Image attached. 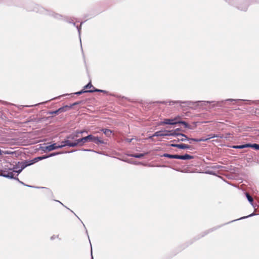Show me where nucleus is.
<instances>
[{"label":"nucleus","instance_id":"obj_26","mask_svg":"<svg viewBox=\"0 0 259 259\" xmlns=\"http://www.w3.org/2000/svg\"><path fill=\"white\" fill-rule=\"evenodd\" d=\"M180 124H183L185 126V127H189V124L186 122H185L184 121H181L180 122Z\"/></svg>","mask_w":259,"mask_h":259},{"label":"nucleus","instance_id":"obj_42","mask_svg":"<svg viewBox=\"0 0 259 259\" xmlns=\"http://www.w3.org/2000/svg\"><path fill=\"white\" fill-rule=\"evenodd\" d=\"M25 185L27 186V187H31L30 186H29V185Z\"/></svg>","mask_w":259,"mask_h":259},{"label":"nucleus","instance_id":"obj_4","mask_svg":"<svg viewBox=\"0 0 259 259\" xmlns=\"http://www.w3.org/2000/svg\"><path fill=\"white\" fill-rule=\"evenodd\" d=\"M170 146L174 147H177L179 149H190L192 150V147L189 145L185 144H170Z\"/></svg>","mask_w":259,"mask_h":259},{"label":"nucleus","instance_id":"obj_28","mask_svg":"<svg viewBox=\"0 0 259 259\" xmlns=\"http://www.w3.org/2000/svg\"><path fill=\"white\" fill-rule=\"evenodd\" d=\"M253 215H254L253 213H252L251 214L248 215V216L241 217V218L237 219V220H235V221H237V220H241V219H245V218H248V217H251V216H252Z\"/></svg>","mask_w":259,"mask_h":259},{"label":"nucleus","instance_id":"obj_38","mask_svg":"<svg viewBox=\"0 0 259 259\" xmlns=\"http://www.w3.org/2000/svg\"><path fill=\"white\" fill-rule=\"evenodd\" d=\"M55 238V236H53L52 237H51V239H53Z\"/></svg>","mask_w":259,"mask_h":259},{"label":"nucleus","instance_id":"obj_29","mask_svg":"<svg viewBox=\"0 0 259 259\" xmlns=\"http://www.w3.org/2000/svg\"><path fill=\"white\" fill-rule=\"evenodd\" d=\"M240 101V100H239V99L235 100V99H229L226 100L225 101H234V102H237V101Z\"/></svg>","mask_w":259,"mask_h":259},{"label":"nucleus","instance_id":"obj_16","mask_svg":"<svg viewBox=\"0 0 259 259\" xmlns=\"http://www.w3.org/2000/svg\"><path fill=\"white\" fill-rule=\"evenodd\" d=\"M103 132L104 134L106 135L107 137H110L112 134V132L110 130L107 129V128H104L101 130Z\"/></svg>","mask_w":259,"mask_h":259},{"label":"nucleus","instance_id":"obj_30","mask_svg":"<svg viewBox=\"0 0 259 259\" xmlns=\"http://www.w3.org/2000/svg\"><path fill=\"white\" fill-rule=\"evenodd\" d=\"M20 168H19L17 165L16 166V167H14V170H13V172H16V170H19V169Z\"/></svg>","mask_w":259,"mask_h":259},{"label":"nucleus","instance_id":"obj_19","mask_svg":"<svg viewBox=\"0 0 259 259\" xmlns=\"http://www.w3.org/2000/svg\"><path fill=\"white\" fill-rule=\"evenodd\" d=\"M180 119H181V117L180 116H177L176 117L173 118L174 122H175L176 124H178V123L180 124V122L181 121L180 120Z\"/></svg>","mask_w":259,"mask_h":259},{"label":"nucleus","instance_id":"obj_37","mask_svg":"<svg viewBox=\"0 0 259 259\" xmlns=\"http://www.w3.org/2000/svg\"><path fill=\"white\" fill-rule=\"evenodd\" d=\"M221 167V166L217 165V166H214V168H220Z\"/></svg>","mask_w":259,"mask_h":259},{"label":"nucleus","instance_id":"obj_7","mask_svg":"<svg viewBox=\"0 0 259 259\" xmlns=\"http://www.w3.org/2000/svg\"><path fill=\"white\" fill-rule=\"evenodd\" d=\"M219 137H221L219 136L218 135H213L209 136V137L206 138V139H204V138H200V139L192 138V139H191V140H193V141L197 142H204V141H206L207 140L210 139L211 138H219Z\"/></svg>","mask_w":259,"mask_h":259},{"label":"nucleus","instance_id":"obj_33","mask_svg":"<svg viewBox=\"0 0 259 259\" xmlns=\"http://www.w3.org/2000/svg\"><path fill=\"white\" fill-rule=\"evenodd\" d=\"M76 132L78 133V135L79 134H81L82 133H83L84 132H85L84 131H76Z\"/></svg>","mask_w":259,"mask_h":259},{"label":"nucleus","instance_id":"obj_17","mask_svg":"<svg viewBox=\"0 0 259 259\" xmlns=\"http://www.w3.org/2000/svg\"><path fill=\"white\" fill-rule=\"evenodd\" d=\"M165 132H166L168 135V136H178L179 137V134H181L180 133H177L175 131H165Z\"/></svg>","mask_w":259,"mask_h":259},{"label":"nucleus","instance_id":"obj_12","mask_svg":"<svg viewBox=\"0 0 259 259\" xmlns=\"http://www.w3.org/2000/svg\"><path fill=\"white\" fill-rule=\"evenodd\" d=\"M67 108H68V106H64V107H61V108H59L58 110H57L56 111H53L51 113V114H57L59 113H61L62 112H64V111H66V109Z\"/></svg>","mask_w":259,"mask_h":259},{"label":"nucleus","instance_id":"obj_1","mask_svg":"<svg viewBox=\"0 0 259 259\" xmlns=\"http://www.w3.org/2000/svg\"><path fill=\"white\" fill-rule=\"evenodd\" d=\"M78 142L79 146H82L85 143L93 142L96 144L103 143V141L101 140L98 137H94L92 135H89L87 137L78 139Z\"/></svg>","mask_w":259,"mask_h":259},{"label":"nucleus","instance_id":"obj_21","mask_svg":"<svg viewBox=\"0 0 259 259\" xmlns=\"http://www.w3.org/2000/svg\"><path fill=\"white\" fill-rule=\"evenodd\" d=\"M245 195L248 201L252 204L253 200L252 197L248 193H246Z\"/></svg>","mask_w":259,"mask_h":259},{"label":"nucleus","instance_id":"obj_8","mask_svg":"<svg viewBox=\"0 0 259 259\" xmlns=\"http://www.w3.org/2000/svg\"><path fill=\"white\" fill-rule=\"evenodd\" d=\"M168 134L166 133V132H165L164 133L163 132V131H157L156 132H155L153 135L151 137H150V138H152L153 137H164V136H168Z\"/></svg>","mask_w":259,"mask_h":259},{"label":"nucleus","instance_id":"obj_27","mask_svg":"<svg viewBox=\"0 0 259 259\" xmlns=\"http://www.w3.org/2000/svg\"><path fill=\"white\" fill-rule=\"evenodd\" d=\"M85 92H89V90L88 91L82 90V91H80L79 92H78L76 93L75 94H77V95H81L82 93H85Z\"/></svg>","mask_w":259,"mask_h":259},{"label":"nucleus","instance_id":"obj_36","mask_svg":"<svg viewBox=\"0 0 259 259\" xmlns=\"http://www.w3.org/2000/svg\"><path fill=\"white\" fill-rule=\"evenodd\" d=\"M191 138H188V140H187L188 141L190 144L192 143V142H194L193 140H191Z\"/></svg>","mask_w":259,"mask_h":259},{"label":"nucleus","instance_id":"obj_39","mask_svg":"<svg viewBox=\"0 0 259 259\" xmlns=\"http://www.w3.org/2000/svg\"><path fill=\"white\" fill-rule=\"evenodd\" d=\"M2 151L1 149H0V155L2 154Z\"/></svg>","mask_w":259,"mask_h":259},{"label":"nucleus","instance_id":"obj_13","mask_svg":"<svg viewBox=\"0 0 259 259\" xmlns=\"http://www.w3.org/2000/svg\"><path fill=\"white\" fill-rule=\"evenodd\" d=\"M163 156L165 157H168L169 158H175V159H179V157H180L179 155H172V154H167V153L164 154L163 155Z\"/></svg>","mask_w":259,"mask_h":259},{"label":"nucleus","instance_id":"obj_9","mask_svg":"<svg viewBox=\"0 0 259 259\" xmlns=\"http://www.w3.org/2000/svg\"><path fill=\"white\" fill-rule=\"evenodd\" d=\"M78 137H79V135H78V133L76 131L75 133H72V134L67 136V139L74 140V141L77 140L76 139Z\"/></svg>","mask_w":259,"mask_h":259},{"label":"nucleus","instance_id":"obj_5","mask_svg":"<svg viewBox=\"0 0 259 259\" xmlns=\"http://www.w3.org/2000/svg\"><path fill=\"white\" fill-rule=\"evenodd\" d=\"M14 174H13V172H4L3 173H2L1 176L4 177H5V178H10V179H16L17 181H18L20 183L24 185V184L20 181L18 178H14Z\"/></svg>","mask_w":259,"mask_h":259},{"label":"nucleus","instance_id":"obj_34","mask_svg":"<svg viewBox=\"0 0 259 259\" xmlns=\"http://www.w3.org/2000/svg\"><path fill=\"white\" fill-rule=\"evenodd\" d=\"M58 153H51L50 155H49L48 156L49 157H51V156H55L56 155H57Z\"/></svg>","mask_w":259,"mask_h":259},{"label":"nucleus","instance_id":"obj_2","mask_svg":"<svg viewBox=\"0 0 259 259\" xmlns=\"http://www.w3.org/2000/svg\"><path fill=\"white\" fill-rule=\"evenodd\" d=\"M60 145L61 148L65 146L74 147L77 146H79V144L78 142V139L74 141L71 142L70 139H67L65 141H62Z\"/></svg>","mask_w":259,"mask_h":259},{"label":"nucleus","instance_id":"obj_25","mask_svg":"<svg viewBox=\"0 0 259 259\" xmlns=\"http://www.w3.org/2000/svg\"><path fill=\"white\" fill-rule=\"evenodd\" d=\"M92 87L93 88V87L91 83L89 82L88 84H87L86 85L84 86V88L85 89H90Z\"/></svg>","mask_w":259,"mask_h":259},{"label":"nucleus","instance_id":"obj_11","mask_svg":"<svg viewBox=\"0 0 259 259\" xmlns=\"http://www.w3.org/2000/svg\"><path fill=\"white\" fill-rule=\"evenodd\" d=\"M187 140H188V138L187 137L186 135L183 134H179V137H178L177 141L185 142Z\"/></svg>","mask_w":259,"mask_h":259},{"label":"nucleus","instance_id":"obj_14","mask_svg":"<svg viewBox=\"0 0 259 259\" xmlns=\"http://www.w3.org/2000/svg\"><path fill=\"white\" fill-rule=\"evenodd\" d=\"M193 158V157L190 155L186 154L184 155H180L179 159L182 160H187V159H191Z\"/></svg>","mask_w":259,"mask_h":259},{"label":"nucleus","instance_id":"obj_23","mask_svg":"<svg viewBox=\"0 0 259 259\" xmlns=\"http://www.w3.org/2000/svg\"><path fill=\"white\" fill-rule=\"evenodd\" d=\"M89 92L90 93H93V92H102V93H105L106 92V91H104V90H99V89H96V90H89Z\"/></svg>","mask_w":259,"mask_h":259},{"label":"nucleus","instance_id":"obj_22","mask_svg":"<svg viewBox=\"0 0 259 259\" xmlns=\"http://www.w3.org/2000/svg\"><path fill=\"white\" fill-rule=\"evenodd\" d=\"M249 147L253 148L256 150H259V145L257 144H250Z\"/></svg>","mask_w":259,"mask_h":259},{"label":"nucleus","instance_id":"obj_43","mask_svg":"<svg viewBox=\"0 0 259 259\" xmlns=\"http://www.w3.org/2000/svg\"><path fill=\"white\" fill-rule=\"evenodd\" d=\"M179 128H177L176 131H179Z\"/></svg>","mask_w":259,"mask_h":259},{"label":"nucleus","instance_id":"obj_18","mask_svg":"<svg viewBox=\"0 0 259 259\" xmlns=\"http://www.w3.org/2000/svg\"><path fill=\"white\" fill-rule=\"evenodd\" d=\"M145 154L144 153H140V154H133L130 155V156L135 157V158H141L145 155Z\"/></svg>","mask_w":259,"mask_h":259},{"label":"nucleus","instance_id":"obj_44","mask_svg":"<svg viewBox=\"0 0 259 259\" xmlns=\"http://www.w3.org/2000/svg\"><path fill=\"white\" fill-rule=\"evenodd\" d=\"M92 259H93V256L92 255Z\"/></svg>","mask_w":259,"mask_h":259},{"label":"nucleus","instance_id":"obj_15","mask_svg":"<svg viewBox=\"0 0 259 259\" xmlns=\"http://www.w3.org/2000/svg\"><path fill=\"white\" fill-rule=\"evenodd\" d=\"M250 147V144H246L244 145H237V146H233V148L235 149H243L245 148H248Z\"/></svg>","mask_w":259,"mask_h":259},{"label":"nucleus","instance_id":"obj_35","mask_svg":"<svg viewBox=\"0 0 259 259\" xmlns=\"http://www.w3.org/2000/svg\"><path fill=\"white\" fill-rule=\"evenodd\" d=\"M54 17H55V18H58V19H59V18L61 17V16H60V15H58V14H56V15H55V16Z\"/></svg>","mask_w":259,"mask_h":259},{"label":"nucleus","instance_id":"obj_40","mask_svg":"<svg viewBox=\"0 0 259 259\" xmlns=\"http://www.w3.org/2000/svg\"><path fill=\"white\" fill-rule=\"evenodd\" d=\"M206 103H212L213 102L206 101Z\"/></svg>","mask_w":259,"mask_h":259},{"label":"nucleus","instance_id":"obj_6","mask_svg":"<svg viewBox=\"0 0 259 259\" xmlns=\"http://www.w3.org/2000/svg\"><path fill=\"white\" fill-rule=\"evenodd\" d=\"M45 148L46 150H48V151H51L52 150H55V149H57L58 148H61V147H60V144H58L57 143H54L52 145H50L45 147Z\"/></svg>","mask_w":259,"mask_h":259},{"label":"nucleus","instance_id":"obj_32","mask_svg":"<svg viewBox=\"0 0 259 259\" xmlns=\"http://www.w3.org/2000/svg\"><path fill=\"white\" fill-rule=\"evenodd\" d=\"M133 139H128V138H127L125 139V141L128 143H130L132 141Z\"/></svg>","mask_w":259,"mask_h":259},{"label":"nucleus","instance_id":"obj_31","mask_svg":"<svg viewBox=\"0 0 259 259\" xmlns=\"http://www.w3.org/2000/svg\"><path fill=\"white\" fill-rule=\"evenodd\" d=\"M76 28H77V29L78 30V33H79V35H80V30H81V26H79V27L77 26Z\"/></svg>","mask_w":259,"mask_h":259},{"label":"nucleus","instance_id":"obj_10","mask_svg":"<svg viewBox=\"0 0 259 259\" xmlns=\"http://www.w3.org/2000/svg\"><path fill=\"white\" fill-rule=\"evenodd\" d=\"M161 124H176V122H174L173 118L171 119H165L161 123Z\"/></svg>","mask_w":259,"mask_h":259},{"label":"nucleus","instance_id":"obj_3","mask_svg":"<svg viewBox=\"0 0 259 259\" xmlns=\"http://www.w3.org/2000/svg\"><path fill=\"white\" fill-rule=\"evenodd\" d=\"M33 164V162H30L29 161H24L21 162H18L17 166L20 168L19 170H16V172L18 174H20L23 169H24L27 166Z\"/></svg>","mask_w":259,"mask_h":259},{"label":"nucleus","instance_id":"obj_20","mask_svg":"<svg viewBox=\"0 0 259 259\" xmlns=\"http://www.w3.org/2000/svg\"><path fill=\"white\" fill-rule=\"evenodd\" d=\"M49 157V156H41V157H38L37 158H35L34 160H33V163L36 162L38 160H42V159H45V158H48Z\"/></svg>","mask_w":259,"mask_h":259},{"label":"nucleus","instance_id":"obj_41","mask_svg":"<svg viewBox=\"0 0 259 259\" xmlns=\"http://www.w3.org/2000/svg\"><path fill=\"white\" fill-rule=\"evenodd\" d=\"M84 151H91V150H90L86 149V150H84Z\"/></svg>","mask_w":259,"mask_h":259},{"label":"nucleus","instance_id":"obj_24","mask_svg":"<svg viewBox=\"0 0 259 259\" xmlns=\"http://www.w3.org/2000/svg\"><path fill=\"white\" fill-rule=\"evenodd\" d=\"M13 153H14L13 152L9 151V150H5V151H2V154H12Z\"/></svg>","mask_w":259,"mask_h":259}]
</instances>
